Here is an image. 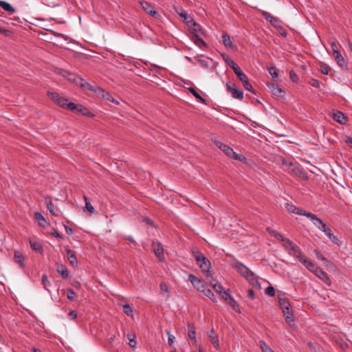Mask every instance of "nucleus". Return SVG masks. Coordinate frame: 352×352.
Returning a JSON list of instances; mask_svg holds the SVG:
<instances>
[{"mask_svg": "<svg viewBox=\"0 0 352 352\" xmlns=\"http://www.w3.org/2000/svg\"><path fill=\"white\" fill-rule=\"evenodd\" d=\"M286 245L284 248L288 251L289 255L297 258L301 263H302L306 268L307 266L313 267V261L309 259L305 255H304L299 248V247L294 243L291 240H286Z\"/></svg>", "mask_w": 352, "mask_h": 352, "instance_id": "obj_1", "label": "nucleus"}, {"mask_svg": "<svg viewBox=\"0 0 352 352\" xmlns=\"http://www.w3.org/2000/svg\"><path fill=\"white\" fill-rule=\"evenodd\" d=\"M233 267L243 277L246 278L253 286L260 288L261 285L255 274L242 263L237 261Z\"/></svg>", "mask_w": 352, "mask_h": 352, "instance_id": "obj_2", "label": "nucleus"}, {"mask_svg": "<svg viewBox=\"0 0 352 352\" xmlns=\"http://www.w3.org/2000/svg\"><path fill=\"white\" fill-rule=\"evenodd\" d=\"M227 64L232 69L238 78L241 81L243 87L252 92H254L252 89V87L249 82L248 78L245 74H244L241 69L240 67L231 58L229 57L226 59Z\"/></svg>", "mask_w": 352, "mask_h": 352, "instance_id": "obj_3", "label": "nucleus"}, {"mask_svg": "<svg viewBox=\"0 0 352 352\" xmlns=\"http://www.w3.org/2000/svg\"><path fill=\"white\" fill-rule=\"evenodd\" d=\"M192 254L197 264L205 274L206 277L208 279L212 278V274L210 270L211 268L210 261L199 251H193Z\"/></svg>", "mask_w": 352, "mask_h": 352, "instance_id": "obj_4", "label": "nucleus"}, {"mask_svg": "<svg viewBox=\"0 0 352 352\" xmlns=\"http://www.w3.org/2000/svg\"><path fill=\"white\" fill-rule=\"evenodd\" d=\"M307 269L314 274L318 278L322 280L326 285L328 286L331 285V281L328 276V274L322 270V268L317 266L316 263L313 262V267L307 266Z\"/></svg>", "mask_w": 352, "mask_h": 352, "instance_id": "obj_5", "label": "nucleus"}, {"mask_svg": "<svg viewBox=\"0 0 352 352\" xmlns=\"http://www.w3.org/2000/svg\"><path fill=\"white\" fill-rule=\"evenodd\" d=\"M278 302L280 309L285 316L286 319H291L292 320L293 314L290 309V304L287 298L283 294L278 295Z\"/></svg>", "mask_w": 352, "mask_h": 352, "instance_id": "obj_6", "label": "nucleus"}, {"mask_svg": "<svg viewBox=\"0 0 352 352\" xmlns=\"http://www.w3.org/2000/svg\"><path fill=\"white\" fill-rule=\"evenodd\" d=\"M214 144L221 151H222L229 157L236 160L242 161L243 157L241 155L236 153L234 151V150L228 145H226L219 141H215Z\"/></svg>", "mask_w": 352, "mask_h": 352, "instance_id": "obj_7", "label": "nucleus"}, {"mask_svg": "<svg viewBox=\"0 0 352 352\" xmlns=\"http://www.w3.org/2000/svg\"><path fill=\"white\" fill-rule=\"evenodd\" d=\"M283 168L285 171H287L289 173L298 176L299 177H305V173L300 168V166L296 164H294L292 162H285L283 163Z\"/></svg>", "mask_w": 352, "mask_h": 352, "instance_id": "obj_8", "label": "nucleus"}, {"mask_svg": "<svg viewBox=\"0 0 352 352\" xmlns=\"http://www.w3.org/2000/svg\"><path fill=\"white\" fill-rule=\"evenodd\" d=\"M47 96L62 108L71 109L69 104L72 102H69L67 98L60 96L58 93L48 91Z\"/></svg>", "mask_w": 352, "mask_h": 352, "instance_id": "obj_9", "label": "nucleus"}, {"mask_svg": "<svg viewBox=\"0 0 352 352\" xmlns=\"http://www.w3.org/2000/svg\"><path fill=\"white\" fill-rule=\"evenodd\" d=\"M188 280L192 283L195 288L201 293H204L208 288L206 283L204 280L198 278L193 274H189Z\"/></svg>", "mask_w": 352, "mask_h": 352, "instance_id": "obj_10", "label": "nucleus"}, {"mask_svg": "<svg viewBox=\"0 0 352 352\" xmlns=\"http://www.w3.org/2000/svg\"><path fill=\"white\" fill-rule=\"evenodd\" d=\"M307 218H309L312 221H316L314 222V225L324 233H327V232L330 230V228L327 227V226L322 221V220L320 218H318L314 214H308Z\"/></svg>", "mask_w": 352, "mask_h": 352, "instance_id": "obj_11", "label": "nucleus"}, {"mask_svg": "<svg viewBox=\"0 0 352 352\" xmlns=\"http://www.w3.org/2000/svg\"><path fill=\"white\" fill-rule=\"evenodd\" d=\"M140 4L141 5L142 8L150 16H153L155 19H157L160 16L159 13L154 10V7L150 3L141 1H140Z\"/></svg>", "mask_w": 352, "mask_h": 352, "instance_id": "obj_12", "label": "nucleus"}, {"mask_svg": "<svg viewBox=\"0 0 352 352\" xmlns=\"http://www.w3.org/2000/svg\"><path fill=\"white\" fill-rule=\"evenodd\" d=\"M285 208L289 212H292V213L300 214V215H303L307 217L308 214L311 213V212H306L303 209L297 208L294 204H288V203L285 204Z\"/></svg>", "mask_w": 352, "mask_h": 352, "instance_id": "obj_13", "label": "nucleus"}, {"mask_svg": "<svg viewBox=\"0 0 352 352\" xmlns=\"http://www.w3.org/2000/svg\"><path fill=\"white\" fill-rule=\"evenodd\" d=\"M336 63L344 70H348V63L347 60L344 58L340 52H336V54L333 55Z\"/></svg>", "mask_w": 352, "mask_h": 352, "instance_id": "obj_14", "label": "nucleus"}, {"mask_svg": "<svg viewBox=\"0 0 352 352\" xmlns=\"http://www.w3.org/2000/svg\"><path fill=\"white\" fill-rule=\"evenodd\" d=\"M227 91L231 94L232 97L239 100H243V93L242 91L232 87L229 83L226 84Z\"/></svg>", "mask_w": 352, "mask_h": 352, "instance_id": "obj_15", "label": "nucleus"}, {"mask_svg": "<svg viewBox=\"0 0 352 352\" xmlns=\"http://www.w3.org/2000/svg\"><path fill=\"white\" fill-rule=\"evenodd\" d=\"M45 202L47 208L50 211V214L53 216H58L60 210L58 208H55L54 204L52 202V197L50 196H46Z\"/></svg>", "mask_w": 352, "mask_h": 352, "instance_id": "obj_16", "label": "nucleus"}, {"mask_svg": "<svg viewBox=\"0 0 352 352\" xmlns=\"http://www.w3.org/2000/svg\"><path fill=\"white\" fill-rule=\"evenodd\" d=\"M267 87L274 96L277 98H282L284 95V91L275 83H268Z\"/></svg>", "mask_w": 352, "mask_h": 352, "instance_id": "obj_17", "label": "nucleus"}, {"mask_svg": "<svg viewBox=\"0 0 352 352\" xmlns=\"http://www.w3.org/2000/svg\"><path fill=\"white\" fill-rule=\"evenodd\" d=\"M208 337L210 338V342L213 346L218 349L219 347V336L218 335L214 332V329H212L208 333Z\"/></svg>", "mask_w": 352, "mask_h": 352, "instance_id": "obj_18", "label": "nucleus"}, {"mask_svg": "<svg viewBox=\"0 0 352 352\" xmlns=\"http://www.w3.org/2000/svg\"><path fill=\"white\" fill-rule=\"evenodd\" d=\"M97 90L98 91L96 93V95L98 97H101L102 98L105 99L108 101H113V96L110 94V93L105 91L100 87Z\"/></svg>", "mask_w": 352, "mask_h": 352, "instance_id": "obj_19", "label": "nucleus"}, {"mask_svg": "<svg viewBox=\"0 0 352 352\" xmlns=\"http://www.w3.org/2000/svg\"><path fill=\"white\" fill-rule=\"evenodd\" d=\"M69 105L71 107V109H76L77 108H80V109L81 110L80 113H81L82 115L88 116L90 117L93 116V114L89 111L88 109H87L86 107H84L83 106H82L80 104H76L75 103H72Z\"/></svg>", "mask_w": 352, "mask_h": 352, "instance_id": "obj_20", "label": "nucleus"}, {"mask_svg": "<svg viewBox=\"0 0 352 352\" xmlns=\"http://www.w3.org/2000/svg\"><path fill=\"white\" fill-rule=\"evenodd\" d=\"M333 118L334 120L338 122L340 124H346L347 122V118L344 116V114L341 111H337L333 113Z\"/></svg>", "mask_w": 352, "mask_h": 352, "instance_id": "obj_21", "label": "nucleus"}, {"mask_svg": "<svg viewBox=\"0 0 352 352\" xmlns=\"http://www.w3.org/2000/svg\"><path fill=\"white\" fill-rule=\"evenodd\" d=\"M154 252L157 257H158L160 259L163 258L164 256V250L163 246L160 243H153V245Z\"/></svg>", "mask_w": 352, "mask_h": 352, "instance_id": "obj_22", "label": "nucleus"}, {"mask_svg": "<svg viewBox=\"0 0 352 352\" xmlns=\"http://www.w3.org/2000/svg\"><path fill=\"white\" fill-rule=\"evenodd\" d=\"M66 253L67 256V258L71 263L72 265H75L77 263V258L76 256L72 250L66 249Z\"/></svg>", "mask_w": 352, "mask_h": 352, "instance_id": "obj_23", "label": "nucleus"}, {"mask_svg": "<svg viewBox=\"0 0 352 352\" xmlns=\"http://www.w3.org/2000/svg\"><path fill=\"white\" fill-rule=\"evenodd\" d=\"M222 41H223V45L227 47L233 48L234 47V45H233V43L231 41L230 36H229L228 34H227L226 32H224L222 34Z\"/></svg>", "mask_w": 352, "mask_h": 352, "instance_id": "obj_24", "label": "nucleus"}, {"mask_svg": "<svg viewBox=\"0 0 352 352\" xmlns=\"http://www.w3.org/2000/svg\"><path fill=\"white\" fill-rule=\"evenodd\" d=\"M34 218L38 221L40 226L45 228L47 226V221L41 213L38 212H34Z\"/></svg>", "mask_w": 352, "mask_h": 352, "instance_id": "obj_25", "label": "nucleus"}, {"mask_svg": "<svg viewBox=\"0 0 352 352\" xmlns=\"http://www.w3.org/2000/svg\"><path fill=\"white\" fill-rule=\"evenodd\" d=\"M30 245L31 248L37 252L41 253L43 250V245L39 241L30 240Z\"/></svg>", "mask_w": 352, "mask_h": 352, "instance_id": "obj_26", "label": "nucleus"}, {"mask_svg": "<svg viewBox=\"0 0 352 352\" xmlns=\"http://www.w3.org/2000/svg\"><path fill=\"white\" fill-rule=\"evenodd\" d=\"M192 40L194 41V43L199 46V47H206V43L203 41L202 38H201L198 34H194L191 36Z\"/></svg>", "mask_w": 352, "mask_h": 352, "instance_id": "obj_27", "label": "nucleus"}, {"mask_svg": "<svg viewBox=\"0 0 352 352\" xmlns=\"http://www.w3.org/2000/svg\"><path fill=\"white\" fill-rule=\"evenodd\" d=\"M0 7L9 13L15 12V9L8 2L0 1Z\"/></svg>", "mask_w": 352, "mask_h": 352, "instance_id": "obj_28", "label": "nucleus"}, {"mask_svg": "<svg viewBox=\"0 0 352 352\" xmlns=\"http://www.w3.org/2000/svg\"><path fill=\"white\" fill-rule=\"evenodd\" d=\"M78 85H80L82 87L86 88L89 91L94 92L96 94L98 91L97 89H99V87H100L98 86H93V85H90L89 83L84 82V81L80 82Z\"/></svg>", "mask_w": 352, "mask_h": 352, "instance_id": "obj_29", "label": "nucleus"}, {"mask_svg": "<svg viewBox=\"0 0 352 352\" xmlns=\"http://www.w3.org/2000/svg\"><path fill=\"white\" fill-rule=\"evenodd\" d=\"M325 234L328 236V238L329 239V240L333 243L334 244H336L338 245H341V242L339 240V239L335 236L332 232H331V229L329 230H328L327 232V233H325Z\"/></svg>", "mask_w": 352, "mask_h": 352, "instance_id": "obj_30", "label": "nucleus"}, {"mask_svg": "<svg viewBox=\"0 0 352 352\" xmlns=\"http://www.w3.org/2000/svg\"><path fill=\"white\" fill-rule=\"evenodd\" d=\"M57 272L63 278H67L69 276L68 270L66 266L63 265L58 267Z\"/></svg>", "mask_w": 352, "mask_h": 352, "instance_id": "obj_31", "label": "nucleus"}, {"mask_svg": "<svg viewBox=\"0 0 352 352\" xmlns=\"http://www.w3.org/2000/svg\"><path fill=\"white\" fill-rule=\"evenodd\" d=\"M160 291L162 295L165 296L167 298H169L170 297V292L168 290V288L166 286V283H160Z\"/></svg>", "mask_w": 352, "mask_h": 352, "instance_id": "obj_32", "label": "nucleus"}, {"mask_svg": "<svg viewBox=\"0 0 352 352\" xmlns=\"http://www.w3.org/2000/svg\"><path fill=\"white\" fill-rule=\"evenodd\" d=\"M272 235L273 236H274L275 238H276L278 240H280L283 242V246L284 247L285 245H286V240H289V239H287V238H285L281 234H280L279 232L275 231V230H273L271 232Z\"/></svg>", "mask_w": 352, "mask_h": 352, "instance_id": "obj_33", "label": "nucleus"}, {"mask_svg": "<svg viewBox=\"0 0 352 352\" xmlns=\"http://www.w3.org/2000/svg\"><path fill=\"white\" fill-rule=\"evenodd\" d=\"M330 45L332 50V55L336 54V52H340L339 50L340 43L337 41L334 40L331 41Z\"/></svg>", "mask_w": 352, "mask_h": 352, "instance_id": "obj_34", "label": "nucleus"}, {"mask_svg": "<svg viewBox=\"0 0 352 352\" xmlns=\"http://www.w3.org/2000/svg\"><path fill=\"white\" fill-rule=\"evenodd\" d=\"M14 259H15V262L17 263L18 264H19L21 267L23 266L24 257L22 255V254H21L19 252H14Z\"/></svg>", "mask_w": 352, "mask_h": 352, "instance_id": "obj_35", "label": "nucleus"}, {"mask_svg": "<svg viewBox=\"0 0 352 352\" xmlns=\"http://www.w3.org/2000/svg\"><path fill=\"white\" fill-rule=\"evenodd\" d=\"M188 91L197 99L199 102L205 103L206 100L202 98L193 87H189Z\"/></svg>", "mask_w": 352, "mask_h": 352, "instance_id": "obj_36", "label": "nucleus"}, {"mask_svg": "<svg viewBox=\"0 0 352 352\" xmlns=\"http://www.w3.org/2000/svg\"><path fill=\"white\" fill-rule=\"evenodd\" d=\"M68 80L71 82L76 83V85H79L80 82H82L83 79L80 77L76 76L75 74L68 73Z\"/></svg>", "mask_w": 352, "mask_h": 352, "instance_id": "obj_37", "label": "nucleus"}, {"mask_svg": "<svg viewBox=\"0 0 352 352\" xmlns=\"http://www.w3.org/2000/svg\"><path fill=\"white\" fill-rule=\"evenodd\" d=\"M258 345L263 352H274L263 340L259 341Z\"/></svg>", "mask_w": 352, "mask_h": 352, "instance_id": "obj_38", "label": "nucleus"}, {"mask_svg": "<svg viewBox=\"0 0 352 352\" xmlns=\"http://www.w3.org/2000/svg\"><path fill=\"white\" fill-rule=\"evenodd\" d=\"M210 285H212L213 289L219 294H221L224 291L223 287L220 284H218L217 283H213V282L210 281Z\"/></svg>", "mask_w": 352, "mask_h": 352, "instance_id": "obj_39", "label": "nucleus"}, {"mask_svg": "<svg viewBox=\"0 0 352 352\" xmlns=\"http://www.w3.org/2000/svg\"><path fill=\"white\" fill-rule=\"evenodd\" d=\"M268 72L272 78H278L279 76L278 71L277 68L275 67L272 66L270 67H268Z\"/></svg>", "mask_w": 352, "mask_h": 352, "instance_id": "obj_40", "label": "nucleus"}, {"mask_svg": "<svg viewBox=\"0 0 352 352\" xmlns=\"http://www.w3.org/2000/svg\"><path fill=\"white\" fill-rule=\"evenodd\" d=\"M201 31V25L197 23H193L192 26L191 27V33L192 35L194 34H198Z\"/></svg>", "mask_w": 352, "mask_h": 352, "instance_id": "obj_41", "label": "nucleus"}, {"mask_svg": "<svg viewBox=\"0 0 352 352\" xmlns=\"http://www.w3.org/2000/svg\"><path fill=\"white\" fill-rule=\"evenodd\" d=\"M203 294L209 298L212 301H213V302L216 301L215 296L210 289L207 288Z\"/></svg>", "mask_w": 352, "mask_h": 352, "instance_id": "obj_42", "label": "nucleus"}, {"mask_svg": "<svg viewBox=\"0 0 352 352\" xmlns=\"http://www.w3.org/2000/svg\"><path fill=\"white\" fill-rule=\"evenodd\" d=\"M84 200L85 201V208L90 212H94V208L92 206L91 203L88 201V198L86 196L83 197Z\"/></svg>", "mask_w": 352, "mask_h": 352, "instance_id": "obj_43", "label": "nucleus"}, {"mask_svg": "<svg viewBox=\"0 0 352 352\" xmlns=\"http://www.w3.org/2000/svg\"><path fill=\"white\" fill-rule=\"evenodd\" d=\"M42 285H43L45 289L49 291L48 286L50 285V283L46 274H43L42 276Z\"/></svg>", "mask_w": 352, "mask_h": 352, "instance_id": "obj_44", "label": "nucleus"}, {"mask_svg": "<svg viewBox=\"0 0 352 352\" xmlns=\"http://www.w3.org/2000/svg\"><path fill=\"white\" fill-rule=\"evenodd\" d=\"M128 340H129V345L131 348H135L136 346L135 336V335H127Z\"/></svg>", "mask_w": 352, "mask_h": 352, "instance_id": "obj_45", "label": "nucleus"}, {"mask_svg": "<svg viewBox=\"0 0 352 352\" xmlns=\"http://www.w3.org/2000/svg\"><path fill=\"white\" fill-rule=\"evenodd\" d=\"M188 329H189L188 337L191 340H195V337H196V333H195V328L192 326H191L190 324H188Z\"/></svg>", "mask_w": 352, "mask_h": 352, "instance_id": "obj_46", "label": "nucleus"}, {"mask_svg": "<svg viewBox=\"0 0 352 352\" xmlns=\"http://www.w3.org/2000/svg\"><path fill=\"white\" fill-rule=\"evenodd\" d=\"M123 311L127 316H132L133 314V309L128 304H126L123 306Z\"/></svg>", "mask_w": 352, "mask_h": 352, "instance_id": "obj_47", "label": "nucleus"}, {"mask_svg": "<svg viewBox=\"0 0 352 352\" xmlns=\"http://www.w3.org/2000/svg\"><path fill=\"white\" fill-rule=\"evenodd\" d=\"M320 71L323 74L328 75L329 72H331V68L329 66L327 65H322L320 67Z\"/></svg>", "mask_w": 352, "mask_h": 352, "instance_id": "obj_48", "label": "nucleus"}, {"mask_svg": "<svg viewBox=\"0 0 352 352\" xmlns=\"http://www.w3.org/2000/svg\"><path fill=\"white\" fill-rule=\"evenodd\" d=\"M67 297L71 300H74L76 298V294L72 289H69L67 292Z\"/></svg>", "mask_w": 352, "mask_h": 352, "instance_id": "obj_49", "label": "nucleus"}, {"mask_svg": "<svg viewBox=\"0 0 352 352\" xmlns=\"http://www.w3.org/2000/svg\"><path fill=\"white\" fill-rule=\"evenodd\" d=\"M261 14L265 19V20H267L270 23H271V21L273 20V19L274 17L270 13H269L266 11H262Z\"/></svg>", "mask_w": 352, "mask_h": 352, "instance_id": "obj_50", "label": "nucleus"}, {"mask_svg": "<svg viewBox=\"0 0 352 352\" xmlns=\"http://www.w3.org/2000/svg\"><path fill=\"white\" fill-rule=\"evenodd\" d=\"M261 14L265 19V20H267L270 23H271V21L273 20V19L274 17L270 13H269L266 11H262Z\"/></svg>", "mask_w": 352, "mask_h": 352, "instance_id": "obj_51", "label": "nucleus"}, {"mask_svg": "<svg viewBox=\"0 0 352 352\" xmlns=\"http://www.w3.org/2000/svg\"><path fill=\"white\" fill-rule=\"evenodd\" d=\"M270 23L274 27L278 28L281 26L282 21L278 17L274 16Z\"/></svg>", "mask_w": 352, "mask_h": 352, "instance_id": "obj_52", "label": "nucleus"}, {"mask_svg": "<svg viewBox=\"0 0 352 352\" xmlns=\"http://www.w3.org/2000/svg\"><path fill=\"white\" fill-rule=\"evenodd\" d=\"M228 302L232 307V309L234 310L237 311V309H239V306H238L236 302L232 298H230V300L228 301Z\"/></svg>", "mask_w": 352, "mask_h": 352, "instance_id": "obj_53", "label": "nucleus"}, {"mask_svg": "<svg viewBox=\"0 0 352 352\" xmlns=\"http://www.w3.org/2000/svg\"><path fill=\"white\" fill-rule=\"evenodd\" d=\"M314 252L316 253L317 258L319 260L322 261L323 262L327 263H329V261L327 260V258L325 256H324L320 252H318L317 250H315Z\"/></svg>", "mask_w": 352, "mask_h": 352, "instance_id": "obj_54", "label": "nucleus"}, {"mask_svg": "<svg viewBox=\"0 0 352 352\" xmlns=\"http://www.w3.org/2000/svg\"><path fill=\"white\" fill-rule=\"evenodd\" d=\"M265 294L269 295L270 296H275V289L272 286H270L266 288L265 289Z\"/></svg>", "mask_w": 352, "mask_h": 352, "instance_id": "obj_55", "label": "nucleus"}, {"mask_svg": "<svg viewBox=\"0 0 352 352\" xmlns=\"http://www.w3.org/2000/svg\"><path fill=\"white\" fill-rule=\"evenodd\" d=\"M167 334H168V344H169L170 346H171V345L173 344V342H174V340H175V336H173V335H171L168 331H167Z\"/></svg>", "mask_w": 352, "mask_h": 352, "instance_id": "obj_56", "label": "nucleus"}, {"mask_svg": "<svg viewBox=\"0 0 352 352\" xmlns=\"http://www.w3.org/2000/svg\"><path fill=\"white\" fill-rule=\"evenodd\" d=\"M289 76H290V78L294 82H296L298 80V77L297 74L294 72H293V71L290 72Z\"/></svg>", "mask_w": 352, "mask_h": 352, "instance_id": "obj_57", "label": "nucleus"}, {"mask_svg": "<svg viewBox=\"0 0 352 352\" xmlns=\"http://www.w3.org/2000/svg\"><path fill=\"white\" fill-rule=\"evenodd\" d=\"M68 316L71 319L75 320L78 317V314L76 311L72 310L69 313Z\"/></svg>", "mask_w": 352, "mask_h": 352, "instance_id": "obj_58", "label": "nucleus"}, {"mask_svg": "<svg viewBox=\"0 0 352 352\" xmlns=\"http://www.w3.org/2000/svg\"><path fill=\"white\" fill-rule=\"evenodd\" d=\"M310 85L315 87H320V82L318 80L316 79H311L310 82Z\"/></svg>", "mask_w": 352, "mask_h": 352, "instance_id": "obj_59", "label": "nucleus"}, {"mask_svg": "<svg viewBox=\"0 0 352 352\" xmlns=\"http://www.w3.org/2000/svg\"><path fill=\"white\" fill-rule=\"evenodd\" d=\"M223 294H222V298L226 300V301H228L230 300V298H232L230 296V295L227 293L226 292L223 291Z\"/></svg>", "mask_w": 352, "mask_h": 352, "instance_id": "obj_60", "label": "nucleus"}, {"mask_svg": "<svg viewBox=\"0 0 352 352\" xmlns=\"http://www.w3.org/2000/svg\"><path fill=\"white\" fill-rule=\"evenodd\" d=\"M248 296L251 299H254L255 297L254 292L252 289H248Z\"/></svg>", "mask_w": 352, "mask_h": 352, "instance_id": "obj_61", "label": "nucleus"}, {"mask_svg": "<svg viewBox=\"0 0 352 352\" xmlns=\"http://www.w3.org/2000/svg\"><path fill=\"white\" fill-rule=\"evenodd\" d=\"M64 227H65V232L69 234H71L73 233V229L70 227H69L67 225H64Z\"/></svg>", "mask_w": 352, "mask_h": 352, "instance_id": "obj_62", "label": "nucleus"}, {"mask_svg": "<svg viewBox=\"0 0 352 352\" xmlns=\"http://www.w3.org/2000/svg\"><path fill=\"white\" fill-rule=\"evenodd\" d=\"M52 234L57 239H62L61 235L58 233L56 230H54Z\"/></svg>", "mask_w": 352, "mask_h": 352, "instance_id": "obj_63", "label": "nucleus"}, {"mask_svg": "<svg viewBox=\"0 0 352 352\" xmlns=\"http://www.w3.org/2000/svg\"><path fill=\"white\" fill-rule=\"evenodd\" d=\"M345 142L347 143V144H349L351 145V146L352 147V138H350V137H347Z\"/></svg>", "mask_w": 352, "mask_h": 352, "instance_id": "obj_64", "label": "nucleus"}]
</instances>
